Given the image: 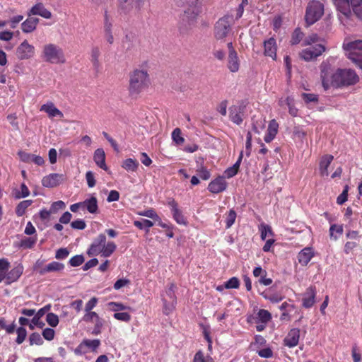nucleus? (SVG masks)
<instances>
[{
    "label": "nucleus",
    "instance_id": "f257e3e1",
    "mask_svg": "<svg viewBox=\"0 0 362 362\" xmlns=\"http://www.w3.org/2000/svg\"><path fill=\"white\" fill-rule=\"evenodd\" d=\"M327 59L320 64V79L325 90L330 88H341L354 85L359 81V76L351 69H337L334 72Z\"/></svg>",
    "mask_w": 362,
    "mask_h": 362
},
{
    "label": "nucleus",
    "instance_id": "f03ea898",
    "mask_svg": "<svg viewBox=\"0 0 362 362\" xmlns=\"http://www.w3.org/2000/svg\"><path fill=\"white\" fill-rule=\"evenodd\" d=\"M151 85L148 70L142 65L129 74L128 91L131 95H137Z\"/></svg>",
    "mask_w": 362,
    "mask_h": 362
},
{
    "label": "nucleus",
    "instance_id": "7ed1b4c3",
    "mask_svg": "<svg viewBox=\"0 0 362 362\" xmlns=\"http://www.w3.org/2000/svg\"><path fill=\"white\" fill-rule=\"evenodd\" d=\"M337 10L339 11V18L341 23L346 24L352 11L359 18H362V0H334Z\"/></svg>",
    "mask_w": 362,
    "mask_h": 362
},
{
    "label": "nucleus",
    "instance_id": "20e7f679",
    "mask_svg": "<svg viewBox=\"0 0 362 362\" xmlns=\"http://www.w3.org/2000/svg\"><path fill=\"white\" fill-rule=\"evenodd\" d=\"M117 249L116 244L112 241L106 242V236L100 233L90 245L87 254L89 257L101 255L102 257H110Z\"/></svg>",
    "mask_w": 362,
    "mask_h": 362
},
{
    "label": "nucleus",
    "instance_id": "39448f33",
    "mask_svg": "<svg viewBox=\"0 0 362 362\" xmlns=\"http://www.w3.org/2000/svg\"><path fill=\"white\" fill-rule=\"evenodd\" d=\"M41 57L45 62L50 64H62L66 62L63 49L53 43L44 45Z\"/></svg>",
    "mask_w": 362,
    "mask_h": 362
},
{
    "label": "nucleus",
    "instance_id": "423d86ee",
    "mask_svg": "<svg viewBox=\"0 0 362 362\" xmlns=\"http://www.w3.org/2000/svg\"><path fill=\"white\" fill-rule=\"evenodd\" d=\"M342 47L347 58L362 69V54L357 52L358 51L362 52V40L354 41L345 40Z\"/></svg>",
    "mask_w": 362,
    "mask_h": 362
},
{
    "label": "nucleus",
    "instance_id": "0eeeda50",
    "mask_svg": "<svg viewBox=\"0 0 362 362\" xmlns=\"http://www.w3.org/2000/svg\"><path fill=\"white\" fill-rule=\"evenodd\" d=\"M324 13L322 4L317 1H313L309 3L305 13V21L308 25H312L317 21Z\"/></svg>",
    "mask_w": 362,
    "mask_h": 362
},
{
    "label": "nucleus",
    "instance_id": "6e6552de",
    "mask_svg": "<svg viewBox=\"0 0 362 362\" xmlns=\"http://www.w3.org/2000/svg\"><path fill=\"white\" fill-rule=\"evenodd\" d=\"M233 23V17L230 16H225L219 19L215 25L214 36L217 40L224 39L229 30L231 23Z\"/></svg>",
    "mask_w": 362,
    "mask_h": 362
},
{
    "label": "nucleus",
    "instance_id": "1a4fd4ad",
    "mask_svg": "<svg viewBox=\"0 0 362 362\" xmlns=\"http://www.w3.org/2000/svg\"><path fill=\"white\" fill-rule=\"evenodd\" d=\"M82 320L86 323L94 324L92 334L98 335L101 334L102 329L105 324L104 319L101 318L95 312L85 313L82 317Z\"/></svg>",
    "mask_w": 362,
    "mask_h": 362
},
{
    "label": "nucleus",
    "instance_id": "9d476101",
    "mask_svg": "<svg viewBox=\"0 0 362 362\" xmlns=\"http://www.w3.org/2000/svg\"><path fill=\"white\" fill-rule=\"evenodd\" d=\"M166 204L169 207L175 221L179 225L187 226V218L179 208L177 203L173 199H169Z\"/></svg>",
    "mask_w": 362,
    "mask_h": 362
},
{
    "label": "nucleus",
    "instance_id": "9b49d317",
    "mask_svg": "<svg viewBox=\"0 0 362 362\" xmlns=\"http://www.w3.org/2000/svg\"><path fill=\"white\" fill-rule=\"evenodd\" d=\"M325 51V47L321 44H316L314 46L310 47L303 49L300 53V57L305 61H311Z\"/></svg>",
    "mask_w": 362,
    "mask_h": 362
},
{
    "label": "nucleus",
    "instance_id": "f8f14e48",
    "mask_svg": "<svg viewBox=\"0 0 362 362\" xmlns=\"http://www.w3.org/2000/svg\"><path fill=\"white\" fill-rule=\"evenodd\" d=\"M100 345L99 339H83L75 349L74 353L76 355H81L87 353L88 351H96Z\"/></svg>",
    "mask_w": 362,
    "mask_h": 362
},
{
    "label": "nucleus",
    "instance_id": "ddd939ff",
    "mask_svg": "<svg viewBox=\"0 0 362 362\" xmlns=\"http://www.w3.org/2000/svg\"><path fill=\"white\" fill-rule=\"evenodd\" d=\"M35 54V47L25 40L16 49V56L21 59H28Z\"/></svg>",
    "mask_w": 362,
    "mask_h": 362
},
{
    "label": "nucleus",
    "instance_id": "4468645a",
    "mask_svg": "<svg viewBox=\"0 0 362 362\" xmlns=\"http://www.w3.org/2000/svg\"><path fill=\"white\" fill-rule=\"evenodd\" d=\"M163 302L164 313L168 315L174 310L176 304V297L173 291V286H171L166 292L165 296H163Z\"/></svg>",
    "mask_w": 362,
    "mask_h": 362
},
{
    "label": "nucleus",
    "instance_id": "2eb2a0df",
    "mask_svg": "<svg viewBox=\"0 0 362 362\" xmlns=\"http://www.w3.org/2000/svg\"><path fill=\"white\" fill-rule=\"evenodd\" d=\"M245 107L243 105L238 104L232 105L229 109V117L231 121L240 124L243 120Z\"/></svg>",
    "mask_w": 362,
    "mask_h": 362
},
{
    "label": "nucleus",
    "instance_id": "dca6fc26",
    "mask_svg": "<svg viewBox=\"0 0 362 362\" xmlns=\"http://www.w3.org/2000/svg\"><path fill=\"white\" fill-rule=\"evenodd\" d=\"M227 182L223 176H219L211 180L208 185V190L214 194H218L226 190Z\"/></svg>",
    "mask_w": 362,
    "mask_h": 362
},
{
    "label": "nucleus",
    "instance_id": "f3484780",
    "mask_svg": "<svg viewBox=\"0 0 362 362\" xmlns=\"http://www.w3.org/2000/svg\"><path fill=\"white\" fill-rule=\"evenodd\" d=\"M33 15H37L46 19L52 18V13L47 9L44 4L41 2L35 4L28 11V16L30 17Z\"/></svg>",
    "mask_w": 362,
    "mask_h": 362
},
{
    "label": "nucleus",
    "instance_id": "a211bd4d",
    "mask_svg": "<svg viewBox=\"0 0 362 362\" xmlns=\"http://www.w3.org/2000/svg\"><path fill=\"white\" fill-rule=\"evenodd\" d=\"M62 179V175L51 173L42 178V185L48 188L55 187L60 184Z\"/></svg>",
    "mask_w": 362,
    "mask_h": 362
},
{
    "label": "nucleus",
    "instance_id": "6ab92c4d",
    "mask_svg": "<svg viewBox=\"0 0 362 362\" xmlns=\"http://www.w3.org/2000/svg\"><path fill=\"white\" fill-rule=\"evenodd\" d=\"M314 250L311 247H306L301 250L298 254V262L302 266H306L314 257Z\"/></svg>",
    "mask_w": 362,
    "mask_h": 362
},
{
    "label": "nucleus",
    "instance_id": "aec40b11",
    "mask_svg": "<svg viewBox=\"0 0 362 362\" xmlns=\"http://www.w3.org/2000/svg\"><path fill=\"white\" fill-rule=\"evenodd\" d=\"M278 103L281 107L286 105L288 108V112L291 116L296 117L298 115V109L295 106L294 99L291 96L281 98Z\"/></svg>",
    "mask_w": 362,
    "mask_h": 362
},
{
    "label": "nucleus",
    "instance_id": "412c9836",
    "mask_svg": "<svg viewBox=\"0 0 362 362\" xmlns=\"http://www.w3.org/2000/svg\"><path fill=\"white\" fill-rule=\"evenodd\" d=\"M300 339V329L294 328L290 330L284 339V344L290 348L298 345Z\"/></svg>",
    "mask_w": 362,
    "mask_h": 362
},
{
    "label": "nucleus",
    "instance_id": "4be33fe9",
    "mask_svg": "<svg viewBox=\"0 0 362 362\" xmlns=\"http://www.w3.org/2000/svg\"><path fill=\"white\" fill-rule=\"evenodd\" d=\"M40 111L46 112L49 117H63V113L55 107L52 102H48L40 107Z\"/></svg>",
    "mask_w": 362,
    "mask_h": 362
},
{
    "label": "nucleus",
    "instance_id": "5701e85b",
    "mask_svg": "<svg viewBox=\"0 0 362 362\" xmlns=\"http://www.w3.org/2000/svg\"><path fill=\"white\" fill-rule=\"evenodd\" d=\"M23 269V266L19 264L8 272L7 274L4 276L7 281V284L16 281L22 275Z\"/></svg>",
    "mask_w": 362,
    "mask_h": 362
},
{
    "label": "nucleus",
    "instance_id": "b1692460",
    "mask_svg": "<svg viewBox=\"0 0 362 362\" xmlns=\"http://www.w3.org/2000/svg\"><path fill=\"white\" fill-rule=\"evenodd\" d=\"M64 269V264L58 262H52L46 266L41 267L38 270V273L40 275H44L49 272H61Z\"/></svg>",
    "mask_w": 362,
    "mask_h": 362
},
{
    "label": "nucleus",
    "instance_id": "393cba45",
    "mask_svg": "<svg viewBox=\"0 0 362 362\" xmlns=\"http://www.w3.org/2000/svg\"><path fill=\"white\" fill-rule=\"evenodd\" d=\"M240 66V61L238 53H232L228 54L227 59V67L232 73H236L239 71Z\"/></svg>",
    "mask_w": 362,
    "mask_h": 362
},
{
    "label": "nucleus",
    "instance_id": "a878e982",
    "mask_svg": "<svg viewBox=\"0 0 362 362\" xmlns=\"http://www.w3.org/2000/svg\"><path fill=\"white\" fill-rule=\"evenodd\" d=\"M83 210L86 209L89 213L95 214L98 211V199L95 197L86 199L82 202Z\"/></svg>",
    "mask_w": 362,
    "mask_h": 362
},
{
    "label": "nucleus",
    "instance_id": "bb28decb",
    "mask_svg": "<svg viewBox=\"0 0 362 362\" xmlns=\"http://www.w3.org/2000/svg\"><path fill=\"white\" fill-rule=\"evenodd\" d=\"M264 54L270 57L273 59L276 57V44L274 38L272 37L264 42Z\"/></svg>",
    "mask_w": 362,
    "mask_h": 362
},
{
    "label": "nucleus",
    "instance_id": "cd10ccee",
    "mask_svg": "<svg viewBox=\"0 0 362 362\" xmlns=\"http://www.w3.org/2000/svg\"><path fill=\"white\" fill-rule=\"evenodd\" d=\"M93 160L95 164L104 170H107L105 163V153L103 148H97L93 154Z\"/></svg>",
    "mask_w": 362,
    "mask_h": 362
},
{
    "label": "nucleus",
    "instance_id": "c85d7f7f",
    "mask_svg": "<svg viewBox=\"0 0 362 362\" xmlns=\"http://www.w3.org/2000/svg\"><path fill=\"white\" fill-rule=\"evenodd\" d=\"M279 124L275 119H272L268 125L267 132L264 136V141L267 143L271 142L278 133Z\"/></svg>",
    "mask_w": 362,
    "mask_h": 362
},
{
    "label": "nucleus",
    "instance_id": "c756f323",
    "mask_svg": "<svg viewBox=\"0 0 362 362\" xmlns=\"http://www.w3.org/2000/svg\"><path fill=\"white\" fill-rule=\"evenodd\" d=\"M315 294V291L313 287H310L306 290L303 298V307L309 308L314 305Z\"/></svg>",
    "mask_w": 362,
    "mask_h": 362
},
{
    "label": "nucleus",
    "instance_id": "7c9ffc66",
    "mask_svg": "<svg viewBox=\"0 0 362 362\" xmlns=\"http://www.w3.org/2000/svg\"><path fill=\"white\" fill-rule=\"evenodd\" d=\"M39 19L34 17L28 18L21 24L22 31L25 33H30L36 29Z\"/></svg>",
    "mask_w": 362,
    "mask_h": 362
},
{
    "label": "nucleus",
    "instance_id": "2f4dec72",
    "mask_svg": "<svg viewBox=\"0 0 362 362\" xmlns=\"http://www.w3.org/2000/svg\"><path fill=\"white\" fill-rule=\"evenodd\" d=\"M118 12L120 14H128L134 8V0H117Z\"/></svg>",
    "mask_w": 362,
    "mask_h": 362
},
{
    "label": "nucleus",
    "instance_id": "473e14b6",
    "mask_svg": "<svg viewBox=\"0 0 362 362\" xmlns=\"http://www.w3.org/2000/svg\"><path fill=\"white\" fill-rule=\"evenodd\" d=\"M334 157L332 155H325L322 156L320 162V172L322 176H328V168L333 160Z\"/></svg>",
    "mask_w": 362,
    "mask_h": 362
},
{
    "label": "nucleus",
    "instance_id": "72a5a7b5",
    "mask_svg": "<svg viewBox=\"0 0 362 362\" xmlns=\"http://www.w3.org/2000/svg\"><path fill=\"white\" fill-rule=\"evenodd\" d=\"M259 231L260 237L262 240H266L269 238H273L274 234L272 231V227L264 223H262L259 226Z\"/></svg>",
    "mask_w": 362,
    "mask_h": 362
},
{
    "label": "nucleus",
    "instance_id": "f704fd0d",
    "mask_svg": "<svg viewBox=\"0 0 362 362\" xmlns=\"http://www.w3.org/2000/svg\"><path fill=\"white\" fill-rule=\"evenodd\" d=\"M280 309L283 312L281 316V319L282 320H290L291 313L295 310L294 305L284 302L281 305Z\"/></svg>",
    "mask_w": 362,
    "mask_h": 362
},
{
    "label": "nucleus",
    "instance_id": "c9c22d12",
    "mask_svg": "<svg viewBox=\"0 0 362 362\" xmlns=\"http://www.w3.org/2000/svg\"><path fill=\"white\" fill-rule=\"evenodd\" d=\"M242 157H243V153L241 152L240 157H239L238 160L236 161V163L233 166L228 168L224 171V175H225L226 177L231 178L238 173L239 167H240V163L242 160Z\"/></svg>",
    "mask_w": 362,
    "mask_h": 362
},
{
    "label": "nucleus",
    "instance_id": "e433bc0d",
    "mask_svg": "<svg viewBox=\"0 0 362 362\" xmlns=\"http://www.w3.org/2000/svg\"><path fill=\"white\" fill-rule=\"evenodd\" d=\"M33 202L31 199L21 202L16 207V214L19 217L23 216L26 209L32 205Z\"/></svg>",
    "mask_w": 362,
    "mask_h": 362
},
{
    "label": "nucleus",
    "instance_id": "4c0bfd02",
    "mask_svg": "<svg viewBox=\"0 0 362 362\" xmlns=\"http://www.w3.org/2000/svg\"><path fill=\"white\" fill-rule=\"evenodd\" d=\"M344 231L343 226L338 224H332L329 228V236L334 240H338L339 236L342 235Z\"/></svg>",
    "mask_w": 362,
    "mask_h": 362
},
{
    "label": "nucleus",
    "instance_id": "58836bf2",
    "mask_svg": "<svg viewBox=\"0 0 362 362\" xmlns=\"http://www.w3.org/2000/svg\"><path fill=\"white\" fill-rule=\"evenodd\" d=\"M100 56V48L97 46L92 47L90 51V61L95 69H98L100 64L99 57Z\"/></svg>",
    "mask_w": 362,
    "mask_h": 362
},
{
    "label": "nucleus",
    "instance_id": "ea45409f",
    "mask_svg": "<svg viewBox=\"0 0 362 362\" xmlns=\"http://www.w3.org/2000/svg\"><path fill=\"white\" fill-rule=\"evenodd\" d=\"M139 162L132 158H127L123 161L122 167L127 171L134 172L137 170Z\"/></svg>",
    "mask_w": 362,
    "mask_h": 362
},
{
    "label": "nucleus",
    "instance_id": "a19ab883",
    "mask_svg": "<svg viewBox=\"0 0 362 362\" xmlns=\"http://www.w3.org/2000/svg\"><path fill=\"white\" fill-rule=\"evenodd\" d=\"M134 225L141 230H148L151 227L153 226V223L151 221L148 219H141L138 221H134Z\"/></svg>",
    "mask_w": 362,
    "mask_h": 362
},
{
    "label": "nucleus",
    "instance_id": "79ce46f5",
    "mask_svg": "<svg viewBox=\"0 0 362 362\" xmlns=\"http://www.w3.org/2000/svg\"><path fill=\"white\" fill-rule=\"evenodd\" d=\"M196 171L199 176L204 180H207L211 177L210 171L203 165H199Z\"/></svg>",
    "mask_w": 362,
    "mask_h": 362
},
{
    "label": "nucleus",
    "instance_id": "37998d69",
    "mask_svg": "<svg viewBox=\"0 0 362 362\" xmlns=\"http://www.w3.org/2000/svg\"><path fill=\"white\" fill-rule=\"evenodd\" d=\"M193 362H214V360L211 356H205L202 351H199L195 354Z\"/></svg>",
    "mask_w": 362,
    "mask_h": 362
},
{
    "label": "nucleus",
    "instance_id": "c03bdc74",
    "mask_svg": "<svg viewBox=\"0 0 362 362\" xmlns=\"http://www.w3.org/2000/svg\"><path fill=\"white\" fill-rule=\"evenodd\" d=\"M30 190L25 183L21 185V191H17L15 194L16 199L25 198L30 195Z\"/></svg>",
    "mask_w": 362,
    "mask_h": 362
},
{
    "label": "nucleus",
    "instance_id": "a18cd8bd",
    "mask_svg": "<svg viewBox=\"0 0 362 362\" xmlns=\"http://www.w3.org/2000/svg\"><path fill=\"white\" fill-rule=\"evenodd\" d=\"M30 345H42L44 343L40 334L37 332L32 333L29 337Z\"/></svg>",
    "mask_w": 362,
    "mask_h": 362
},
{
    "label": "nucleus",
    "instance_id": "49530a36",
    "mask_svg": "<svg viewBox=\"0 0 362 362\" xmlns=\"http://www.w3.org/2000/svg\"><path fill=\"white\" fill-rule=\"evenodd\" d=\"M17 337L16 342L18 344H21L25 339L27 336V331L23 327H20L16 329Z\"/></svg>",
    "mask_w": 362,
    "mask_h": 362
},
{
    "label": "nucleus",
    "instance_id": "de8ad7c7",
    "mask_svg": "<svg viewBox=\"0 0 362 362\" xmlns=\"http://www.w3.org/2000/svg\"><path fill=\"white\" fill-rule=\"evenodd\" d=\"M257 315L259 321H261L262 323L264 324L268 322L272 318L270 313L264 309L259 310L257 313Z\"/></svg>",
    "mask_w": 362,
    "mask_h": 362
},
{
    "label": "nucleus",
    "instance_id": "09e8293b",
    "mask_svg": "<svg viewBox=\"0 0 362 362\" xmlns=\"http://www.w3.org/2000/svg\"><path fill=\"white\" fill-rule=\"evenodd\" d=\"M37 242L36 237H30L23 239L21 242V247L24 248H32Z\"/></svg>",
    "mask_w": 362,
    "mask_h": 362
},
{
    "label": "nucleus",
    "instance_id": "8fccbe9b",
    "mask_svg": "<svg viewBox=\"0 0 362 362\" xmlns=\"http://www.w3.org/2000/svg\"><path fill=\"white\" fill-rule=\"evenodd\" d=\"M46 321L49 325L52 327H55L59 324V317L56 314L49 313L46 316Z\"/></svg>",
    "mask_w": 362,
    "mask_h": 362
},
{
    "label": "nucleus",
    "instance_id": "3c124183",
    "mask_svg": "<svg viewBox=\"0 0 362 362\" xmlns=\"http://www.w3.org/2000/svg\"><path fill=\"white\" fill-rule=\"evenodd\" d=\"M160 227H161L163 230L162 232L164 233V234L168 238H173V228L174 226L170 223H160Z\"/></svg>",
    "mask_w": 362,
    "mask_h": 362
},
{
    "label": "nucleus",
    "instance_id": "603ef678",
    "mask_svg": "<svg viewBox=\"0 0 362 362\" xmlns=\"http://www.w3.org/2000/svg\"><path fill=\"white\" fill-rule=\"evenodd\" d=\"M98 302V299L96 297L91 298L85 305V313H93V309L97 305Z\"/></svg>",
    "mask_w": 362,
    "mask_h": 362
},
{
    "label": "nucleus",
    "instance_id": "864d4df0",
    "mask_svg": "<svg viewBox=\"0 0 362 362\" xmlns=\"http://www.w3.org/2000/svg\"><path fill=\"white\" fill-rule=\"evenodd\" d=\"M301 97L306 103L318 102V95L317 94L303 93Z\"/></svg>",
    "mask_w": 362,
    "mask_h": 362
},
{
    "label": "nucleus",
    "instance_id": "5fc2aeb1",
    "mask_svg": "<svg viewBox=\"0 0 362 362\" xmlns=\"http://www.w3.org/2000/svg\"><path fill=\"white\" fill-rule=\"evenodd\" d=\"M84 262V257L81 255H78L72 257L69 261V263L71 267H78L81 264H82Z\"/></svg>",
    "mask_w": 362,
    "mask_h": 362
},
{
    "label": "nucleus",
    "instance_id": "6e6d98bb",
    "mask_svg": "<svg viewBox=\"0 0 362 362\" xmlns=\"http://www.w3.org/2000/svg\"><path fill=\"white\" fill-rule=\"evenodd\" d=\"M240 286V281L237 277H232L224 284V287L227 289L238 288Z\"/></svg>",
    "mask_w": 362,
    "mask_h": 362
},
{
    "label": "nucleus",
    "instance_id": "4d7b16f0",
    "mask_svg": "<svg viewBox=\"0 0 362 362\" xmlns=\"http://www.w3.org/2000/svg\"><path fill=\"white\" fill-rule=\"evenodd\" d=\"M235 218L236 213L233 209L230 210L226 218V224L227 228H229L233 226V224L235 223Z\"/></svg>",
    "mask_w": 362,
    "mask_h": 362
},
{
    "label": "nucleus",
    "instance_id": "13d9d810",
    "mask_svg": "<svg viewBox=\"0 0 362 362\" xmlns=\"http://www.w3.org/2000/svg\"><path fill=\"white\" fill-rule=\"evenodd\" d=\"M66 207V204L63 201H57L52 204L50 206V211L52 214H55L58 210L64 209Z\"/></svg>",
    "mask_w": 362,
    "mask_h": 362
},
{
    "label": "nucleus",
    "instance_id": "bf43d9fd",
    "mask_svg": "<svg viewBox=\"0 0 362 362\" xmlns=\"http://www.w3.org/2000/svg\"><path fill=\"white\" fill-rule=\"evenodd\" d=\"M172 138L177 144H182L184 142V139L181 135L180 129L178 128L173 130L172 133Z\"/></svg>",
    "mask_w": 362,
    "mask_h": 362
},
{
    "label": "nucleus",
    "instance_id": "052dcab7",
    "mask_svg": "<svg viewBox=\"0 0 362 362\" xmlns=\"http://www.w3.org/2000/svg\"><path fill=\"white\" fill-rule=\"evenodd\" d=\"M348 191L349 187L346 185L345 186L341 194H340L337 199V203L338 204L341 205L346 202L348 197Z\"/></svg>",
    "mask_w": 362,
    "mask_h": 362
},
{
    "label": "nucleus",
    "instance_id": "680f3d73",
    "mask_svg": "<svg viewBox=\"0 0 362 362\" xmlns=\"http://www.w3.org/2000/svg\"><path fill=\"white\" fill-rule=\"evenodd\" d=\"M113 316L116 320L126 322L131 320V315L128 313H115Z\"/></svg>",
    "mask_w": 362,
    "mask_h": 362
},
{
    "label": "nucleus",
    "instance_id": "e2e57ef3",
    "mask_svg": "<svg viewBox=\"0 0 362 362\" xmlns=\"http://www.w3.org/2000/svg\"><path fill=\"white\" fill-rule=\"evenodd\" d=\"M86 179L87 181V185L88 187H93L95 185L96 181L94 177V174L92 171H88L86 173Z\"/></svg>",
    "mask_w": 362,
    "mask_h": 362
},
{
    "label": "nucleus",
    "instance_id": "0e129e2a",
    "mask_svg": "<svg viewBox=\"0 0 362 362\" xmlns=\"http://www.w3.org/2000/svg\"><path fill=\"white\" fill-rule=\"evenodd\" d=\"M69 255V251L66 248H60L57 250L55 258L57 259H64Z\"/></svg>",
    "mask_w": 362,
    "mask_h": 362
},
{
    "label": "nucleus",
    "instance_id": "69168bd1",
    "mask_svg": "<svg viewBox=\"0 0 362 362\" xmlns=\"http://www.w3.org/2000/svg\"><path fill=\"white\" fill-rule=\"evenodd\" d=\"M54 334H55V332L52 328H45L42 331V336L47 341L52 340L54 337Z\"/></svg>",
    "mask_w": 362,
    "mask_h": 362
},
{
    "label": "nucleus",
    "instance_id": "338daca9",
    "mask_svg": "<svg viewBox=\"0 0 362 362\" xmlns=\"http://www.w3.org/2000/svg\"><path fill=\"white\" fill-rule=\"evenodd\" d=\"M302 37L303 33L300 30L296 29L293 33L291 42L293 45L298 44L301 40Z\"/></svg>",
    "mask_w": 362,
    "mask_h": 362
},
{
    "label": "nucleus",
    "instance_id": "774afa93",
    "mask_svg": "<svg viewBox=\"0 0 362 362\" xmlns=\"http://www.w3.org/2000/svg\"><path fill=\"white\" fill-rule=\"evenodd\" d=\"M71 226L74 229L83 230L86 228V222L82 219H78L71 223Z\"/></svg>",
    "mask_w": 362,
    "mask_h": 362
}]
</instances>
